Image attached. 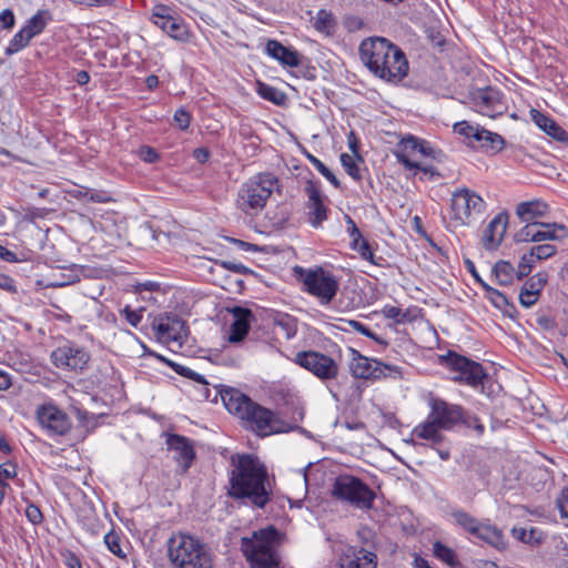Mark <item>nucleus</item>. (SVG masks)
<instances>
[{"label": "nucleus", "mask_w": 568, "mask_h": 568, "mask_svg": "<svg viewBox=\"0 0 568 568\" xmlns=\"http://www.w3.org/2000/svg\"><path fill=\"white\" fill-rule=\"evenodd\" d=\"M37 419L40 426L49 435H65L72 426V423L62 409L52 403L40 405L36 412Z\"/></svg>", "instance_id": "obj_17"}, {"label": "nucleus", "mask_w": 568, "mask_h": 568, "mask_svg": "<svg viewBox=\"0 0 568 568\" xmlns=\"http://www.w3.org/2000/svg\"><path fill=\"white\" fill-rule=\"evenodd\" d=\"M361 156L358 154H347L342 153L341 154V163L347 174L354 179L355 181L362 180V172L358 165V162L361 161Z\"/></svg>", "instance_id": "obj_39"}, {"label": "nucleus", "mask_w": 568, "mask_h": 568, "mask_svg": "<svg viewBox=\"0 0 568 568\" xmlns=\"http://www.w3.org/2000/svg\"><path fill=\"white\" fill-rule=\"evenodd\" d=\"M349 368L352 375L356 378L377 379L383 377L400 376V369L397 366L386 365L376 359H372L353 351Z\"/></svg>", "instance_id": "obj_14"}, {"label": "nucleus", "mask_w": 568, "mask_h": 568, "mask_svg": "<svg viewBox=\"0 0 568 568\" xmlns=\"http://www.w3.org/2000/svg\"><path fill=\"white\" fill-rule=\"evenodd\" d=\"M166 294L168 291H156L153 294H150L146 296L144 294V302H148L149 304L161 306L166 302Z\"/></svg>", "instance_id": "obj_56"}, {"label": "nucleus", "mask_w": 568, "mask_h": 568, "mask_svg": "<svg viewBox=\"0 0 568 568\" xmlns=\"http://www.w3.org/2000/svg\"><path fill=\"white\" fill-rule=\"evenodd\" d=\"M332 494L338 500L359 509L372 508L375 499V493L364 481L352 475L337 476Z\"/></svg>", "instance_id": "obj_8"}, {"label": "nucleus", "mask_w": 568, "mask_h": 568, "mask_svg": "<svg viewBox=\"0 0 568 568\" xmlns=\"http://www.w3.org/2000/svg\"><path fill=\"white\" fill-rule=\"evenodd\" d=\"M433 550L434 555L443 562L452 567L456 565V555L452 548L445 546L440 541H435L433 545Z\"/></svg>", "instance_id": "obj_44"}, {"label": "nucleus", "mask_w": 568, "mask_h": 568, "mask_svg": "<svg viewBox=\"0 0 568 568\" xmlns=\"http://www.w3.org/2000/svg\"><path fill=\"white\" fill-rule=\"evenodd\" d=\"M277 178L271 173H258L242 184L237 194V206L246 214L262 211L277 185Z\"/></svg>", "instance_id": "obj_6"}, {"label": "nucleus", "mask_w": 568, "mask_h": 568, "mask_svg": "<svg viewBox=\"0 0 568 568\" xmlns=\"http://www.w3.org/2000/svg\"><path fill=\"white\" fill-rule=\"evenodd\" d=\"M537 260L531 251L525 253L518 263L517 278L521 280L523 277L527 276L531 272Z\"/></svg>", "instance_id": "obj_45"}, {"label": "nucleus", "mask_w": 568, "mask_h": 568, "mask_svg": "<svg viewBox=\"0 0 568 568\" xmlns=\"http://www.w3.org/2000/svg\"><path fill=\"white\" fill-rule=\"evenodd\" d=\"M471 146L480 148L485 151L499 152L505 145V140L501 135L478 126Z\"/></svg>", "instance_id": "obj_29"}, {"label": "nucleus", "mask_w": 568, "mask_h": 568, "mask_svg": "<svg viewBox=\"0 0 568 568\" xmlns=\"http://www.w3.org/2000/svg\"><path fill=\"white\" fill-rule=\"evenodd\" d=\"M363 63L376 77L398 82L408 72V62L404 52L385 38H369L359 45Z\"/></svg>", "instance_id": "obj_2"}, {"label": "nucleus", "mask_w": 568, "mask_h": 568, "mask_svg": "<svg viewBox=\"0 0 568 568\" xmlns=\"http://www.w3.org/2000/svg\"><path fill=\"white\" fill-rule=\"evenodd\" d=\"M169 26L164 32L174 40L186 42L190 40V30L187 26L179 18L174 17L172 21H168Z\"/></svg>", "instance_id": "obj_37"}, {"label": "nucleus", "mask_w": 568, "mask_h": 568, "mask_svg": "<svg viewBox=\"0 0 568 568\" xmlns=\"http://www.w3.org/2000/svg\"><path fill=\"white\" fill-rule=\"evenodd\" d=\"M151 359H156L159 362L164 363L165 365L172 367L175 373H178L181 376L187 377V378H190L193 373V369H191L190 367L171 362V361L164 358L163 356L154 353L153 351H151L149 347H146L144 345V366H149L150 364L145 363V361H151Z\"/></svg>", "instance_id": "obj_34"}, {"label": "nucleus", "mask_w": 568, "mask_h": 568, "mask_svg": "<svg viewBox=\"0 0 568 568\" xmlns=\"http://www.w3.org/2000/svg\"><path fill=\"white\" fill-rule=\"evenodd\" d=\"M210 151L206 148H197L193 151V158L199 163H205L210 159Z\"/></svg>", "instance_id": "obj_62"}, {"label": "nucleus", "mask_w": 568, "mask_h": 568, "mask_svg": "<svg viewBox=\"0 0 568 568\" xmlns=\"http://www.w3.org/2000/svg\"><path fill=\"white\" fill-rule=\"evenodd\" d=\"M568 236V229L560 223H530L524 225L516 234V242L561 241Z\"/></svg>", "instance_id": "obj_15"}, {"label": "nucleus", "mask_w": 568, "mask_h": 568, "mask_svg": "<svg viewBox=\"0 0 568 568\" xmlns=\"http://www.w3.org/2000/svg\"><path fill=\"white\" fill-rule=\"evenodd\" d=\"M305 192L307 194V220L310 224L318 229L322 226L323 222L327 220L328 209L324 204L323 195L320 189L312 182L305 187Z\"/></svg>", "instance_id": "obj_21"}, {"label": "nucleus", "mask_w": 568, "mask_h": 568, "mask_svg": "<svg viewBox=\"0 0 568 568\" xmlns=\"http://www.w3.org/2000/svg\"><path fill=\"white\" fill-rule=\"evenodd\" d=\"M447 367L455 373L453 379L455 382L465 383L476 387L483 383L486 377L483 366L465 356L449 352L445 358Z\"/></svg>", "instance_id": "obj_12"}, {"label": "nucleus", "mask_w": 568, "mask_h": 568, "mask_svg": "<svg viewBox=\"0 0 568 568\" xmlns=\"http://www.w3.org/2000/svg\"><path fill=\"white\" fill-rule=\"evenodd\" d=\"M429 418L443 430H449L463 419V409L458 405L448 404L443 399L429 402Z\"/></svg>", "instance_id": "obj_20"}, {"label": "nucleus", "mask_w": 568, "mask_h": 568, "mask_svg": "<svg viewBox=\"0 0 568 568\" xmlns=\"http://www.w3.org/2000/svg\"><path fill=\"white\" fill-rule=\"evenodd\" d=\"M310 162L314 165V168L325 176L335 187L339 186V181L336 179L334 173L316 156L308 155Z\"/></svg>", "instance_id": "obj_47"}, {"label": "nucleus", "mask_w": 568, "mask_h": 568, "mask_svg": "<svg viewBox=\"0 0 568 568\" xmlns=\"http://www.w3.org/2000/svg\"><path fill=\"white\" fill-rule=\"evenodd\" d=\"M0 290L11 294L18 292L14 280L7 274H0Z\"/></svg>", "instance_id": "obj_57"}, {"label": "nucleus", "mask_w": 568, "mask_h": 568, "mask_svg": "<svg viewBox=\"0 0 568 568\" xmlns=\"http://www.w3.org/2000/svg\"><path fill=\"white\" fill-rule=\"evenodd\" d=\"M346 223L347 231L349 232L352 239L354 240V243L357 244L358 241L362 240L359 230L357 229L355 222L349 216H346Z\"/></svg>", "instance_id": "obj_61"}, {"label": "nucleus", "mask_w": 568, "mask_h": 568, "mask_svg": "<svg viewBox=\"0 0 568 568\" xmlns=\"http://www.w3.org/2000/svg\"><path fill=\"white\" fill-rule=\"evenodd\" d=\"M266 53L283 65L294 68L301 63L300 54L296 51L284 47L276 40H270L266 43Z\"/></svg>", "instance_id": "obj_28"}, {"label": "nucleus", "mask_w": 568, "mask_h": 568, "mask_svg": "<svg viewBox=\"0 0 568 568\" xmlns=\"http://www.w3.org/2000/svg\"><path fill=\"white\" fill-rule=\"evenodd\" d=\"M450 201L452 220L460 226L476 223L486 209L483 197L467 187L456 190Z\"/></svg>", "instance_id": "obj_7"}, {"label": "nucleus", "mask_w": 568, "mask_h": 568, "mask_svg": "<svg viewBox=\"0 0 568 568\" xmlns=\"http://www.w3.org/2000/svg\"><path fill=\"white\" fill-rule=\"evenodd\" d=\"M481 287L485 291L486 297L498 310L504 311L509 305L508 298L500 291L489 286L486 282H481Z\"/></svg>", "instance_id": "obj_43"}, {"label": "nucleus", "mask_w": 568, "mask_h": 568, "mask_svg": "<svg viewBox=\"0 0 568 568\" xmlns=\"http://www.w3.org/2000/svg\"><path fill=\"white\" fill-rule=\"evenodd\" d=\"M529 115L531 121L546 134L556 141L568 142V133L555 120L536 109H531Z\"/></svg>", "instance_id": "obj_27"}, {"label": "nucleus", "mask_w": 568, "mask_h": 568, "mask_svg": "<svg viewBox=\"0 0 568 568\" xmlns=\"http://www.w3.org/2000/svg\"><path fill=\"white\" fill-rule=\"evenodd\" d=\"M145 230L149 231L151 240L154 242V244L151 245L152 247H165L170 244V234L168 231L162 229L160 221L148 222L146 227L144 226V231Z\"/></svg>", "instance_id": "obj_36"}, {"label": "nucleus", "mask_w": 568, "mask_h": 568, "mask_svg": "<svg viewBox=\"0 0 568 568\" xmlns=\"http://www.w3.org/2000/svg\"><path fill=\"white\" fill-rule=\"evenodd\" d=\"M0 23L3 29H10L14 26V14L11 10L6 9L0 12Z\"/></svg>", "instance_id": "obj_59"}, {"label": "nucleus", "mask_w": 568, "mask_h": 568, "mask_svg": "<svg viewBox=\"0 0 568 568\" xmlns=\"http://www.w3.org/2000/svg\"><path fill=\"white\" fill-rule=\"evenodd\" d=\"M397 161L408 170H420L428 173L429 168L422 166L420 161L432 155V149L424 140L407 135L397 144L394 152Z\"/></svg>", "instance_id": "obj_11"}, {"label": "nucleus", "mask_w": 568, "mask_h": 568, "mask_svg": "<svg viewBox=\"0 0 568 568\" xmlns=\"http://www.w3.org/2000/svg\"><path fill=\"white\" fill-rule=\"evenodd\" d=\"M120 313L125 318V321L133 327H136L141 321L140 311H134L129 305L123 307Z\"/></svg>", "instance_id": "obj_54"}, {"label": "nucleus", "mask_w": 568, "mask_h": 568, "mask_svg": "<svg viewBox=\"0 0 568 568\" xmlns=\"http://www.w3.org/2000/svg\"><path fill=\"white\" fill-rule=\"evenodd\" d=\"M104 542L108 547V549L114 554L118 557H124V554L122 552L121 546H120V537L110 531L104 536Z\"/></svg>", "instance_id": "obj_50"}, {"label": "nucleus", "mask_w": 568, "mask_h": 568, "mask_svg": "<svg viewBox=\"0 0 568 568\" xmlns=\"http://www.w3.org/2000/svg\"><path fill=\"white\" fill-rule=\"evenodd\" d=\"M377 556L364 548L347 547L339 559V568H376Z\"/></svg>", "instance_id": "obj_23"}, {"label": "nucleus", "mask_w": 568, "mask_h": 568, "mask_svg": "<svg viewBox=\"0 0 568 568\" xmlns=\"http://www.w3.org/2000/svg\"><path fill=\"white\" fill-rule=\"evenodd\" d=\"M356 245H358V252L362 255V257L364 260L373 262L374 253L369 244L365 240H361V243H357Z\"/></svg>", "instance_id": "obj_60"}, {"label": "nucleus", "mask_w": 568, "mask_h": 568, "mask_svg": "<svg viewBox=\"0 0 568 568\" xmlns=\"http://www.w3.org/2000/svg\"><path fill=\"white\" fill-rule=\"evenodd\" d=\"M151 359H156L159 362L164 363L165 365L172 367L175 373H178L181 376L187 377V378H190L193 373V369H191L190 367L171 362V361L164 358L163 356L154 353L153 351H151L149 347H146L144 345V366H149L150 364L145 363V361H151Z\"/></svg>", "instance_id": "obj_35"}, {"label": "nucleus", "mask_w": 568, "mask_h": 568, "mask_svg": "<svg viewBox=\"0 0 568 568\" xmlns=\"http://www.w3.org/2000/svg\"><path fill=\"white\" fill-rule=\"evenodd\" d=\"M306 292L316 296L322 304H328L338 291L335 276L322 267L310 270L304 277Z\"/></svg>", "instance_id": "obj_13"}, {"label": "nucleus", "mask_w": 568, "mask_h": 568, "mask_svg": "<svg viewBox=\"0 0 568 568\" xmlns=\"http://www.w3.org/2000/svg\"><path fill=\"white\" fill-rule=\"evenodd\" d=\"M31 39L32 38L29 36V33L21 28L10 40L9 45L6 49V54L11 55L21 51L29 44Z\"/></svg>", "instance_id": "obj_42"}, {"label": "nucleus", "mask_w": 568, "mask_h": 568, "mask_svg": "<svg viewBox=\"0 0 568 568\" xmlns=\"http://www.w3.org/2000/svg\"><path fill=\"white\" fill-rule=\"evenodd\" d=\"M329 20L331 16L326 11L321 10L317 13L315 26L317 29L326 28V22H329Z\"/></svg>", "instance_id": "obj_64"}, {"label": "nucleus", "mask_w": 568, "mask_h": 568, "mask_svg": "<svg viewBox=\"0 0 568 568\" xmlns=\"http://www.w3.org/2000/svg\"><path fill=\"white\" fill-rule=\"evenodd\" d=\"M48 23V13L45 11H39L31 17L27 24L22 28L26 30L31 38L40 34Z\"/></svg>", "instance_id": "obj_40"}, {"label": "nucleus", "mask_w": 568, "mask_h": 568, "mask_svg": "<svg viewBox=\"0 0 568 568\" xmlns=\"http://www.w3.org/2000/svg\"><path fill=\"white\" fill-rule=\"evenodd\" d=\"M537 261L551 257L556 253V247L551 244H540L530 248Z\"/></svg>", "instance_id": "obj_49"}, {"label": "nucleus", "mask_w": 568, "mask_h": 568, "mask_svg": "<svg viewBox=\"0 0 568 568\" xmlns=\"http://www.w3.org/2000/svg\"><path fill=\"white\" fill-rule=\"evenodd\" d=\"M280 534L273 527L254 531L241 539V549L253 568H283L278 552Z\"/></svg>", "instance_id": "obj_4"}, {"label": "nucleus", "mask_w": 568, "mask_h": 568, "mask_svg": "<svg viewBox=\"0 0 568 568\" xmlns=\"http://www.w3.org/2000/svg\"><path fill=\"white\" fill-rule=\"evenodd\" d=\"M561 517L568 518V488L564 489L557 500Z\"/></svg>", "instance_id": "obj_58"}, {"label": "nucleus", "mask_w": 568, "mask_h": 568, "mask_svg": "<svg viewBox=\"0 0 568 568\" xmlns=\"http://www.w3.org/2000/svg\"><path fill=\"white\" fill-rule=\"evenodd\" d=\"M294 362L320 379H333L338 374L337 363L329 356L315 351L298 352Z\"/></svg>", "instance_id": "obj_16"}, {"label": "nucleus", "mask_w": 568, "mask_h": 568, "mask_svg": "<svg viewBox=\"0 0 568 568\" xmlns=\"http://www.w3.org/2000/svg\"><path fill=\"white\" fill-rule=\"evenodd\" d=\"M24 514L27 519L33 525H39L43 520V515L40 508L34 504H29L26 508Z\"/></svg>", "instance_id": "obj_52"}, {"label": "nucleus", "mask_w": 568, "mask_h": 568, "mask_svg": "<svg viewBox=\"0 0 568 568\" xmlns=\"http://www.w3.org/2000/svg\"><path fill=\"white\" fill-rule=\"evenodd\" d=\"M548 281V274L546 272H538L532 275L521 287L519 294V302L524 307L532 306L539 297L540 292L545 287Z\"/></svg>", "instance_id": "obj_26"}, {"label": "nucleus", "mask_w": 568, "mask_h": 568, "mask_svg": "<svg viewBox=\"0 0 568 568\" xmlns=\"http://www.w3.org/2000/svg\"><path fill=\"white\" fill-rule=\"evenodd\" d=\"M536 321L537 324L545 329H551L555 327V321L550 316L539 315Z\"/></svg>", "instance_id": "obj_63"}, {"label": "nucleus", "mask_w": 568, "mask_h": 568, "mask_svg": "<svg viewBox=\"0 0 568 568\" xmlns=\"http://www.w3.org/2000/svg\"><path fill=\"white\" fill-rule=\"evenodd\" d=\"M381 314L393 321L394 324L412 323L419 316V308L416 306L400 308L390 304H386L381 310Z\"/></svg>", "instance_id": "obj_31"}, {"label": "nucleus", "mask_w": 568, "mask_h": 568, "mask_svg": "<svg viewBox=\"0 0 568 568\" xmlns=\"http://www.w3.org/2000/svg\"><path fill=\"white\" fill-rule=\"evenodd\" d=\"M50 357L55 367L74 372L83 371L90 359V355L84 348L73 344H65L55 348Z\"/></svg>", "instance_id": "obj_19"}, {"label": "nucleus", "mask_w": 568, "mask_h": 568, "mask_svg": "<svg viewBox=\"0 0 568 568\" xmlns=\"http://www.w3.org/2000/svg\"><path fill=\"white\" fill-rule=\"evenodd\" d=\"M234 468L231 474V496L247 498L262 508L271 494L270 480L265 466L252 455L232 457Z\"/></svg>", "instance_id": "obj_1"}, {"label": "nucleus", "mask_w": 568, "mask_h": 568, "mask_svg": "<svg viewBox=\"0 0 568 568\" xmlns=\"http://www.w3.org/2000/svg\"><path fill=\"white\" fill-rule=\"evenodd\" d=\"M168 556L173 568H212L207 547L197 538L178 534L168 541Z\"/></svg>", "instance_id": "obj_5"}, {"label": "nucleus", "mask_w": 568, "mask_h": 568, "mask_svg": "<svg viewBox=\"0 0 568 568\" xmlns=\"http://www.w3.org/2000/svg\"><path fill=\"white\" fill-rule=\"evenodd\" d=\"M450 517L454 523L465 531L489 544L497 542L501 537L497 528L480 523L463 509L453 510Z\"/></svg>", "instance_id": "obj_18"}, {"label": "nucleus", "mask_w": 568, "mask_h": 568, "mask_svg": "<svg viewBox=\"0 0 568 568\" xmlns=\"http://www.w3.org/2000/svg\"><path fill=\"white\" fill-rule=\"evenodd\" d=\"M508 225L507 214L496 215L483 232L481 243L486 250H496L501 243Z\"/></svg>", "instance_id": "obj_24"}, {"label": "nucleus", "mask_w": 568, "mask_h": 568, "mask_svg": "<svg viewBox=\"0 0 568 568\" xmlns=\"http://www.w3.org/2000/svg\"><path fill=\"white\" fill-rule=\"evenodd\" d=\"M478 126L479 125H473L467 121H460L454 124V132L464 136L468 144L471 145V140H474Z\"/></svg>", "instance_id": "obj_46"}, {"label": "nucleus", "mask_w": 568, "mask_h": 568, "mask_svg": "<svg viewBox=\"0 0 568 568\" xmlns=\"http://www.w3.org/2000/svg\"><path fill=\"white\" fill-rule=\"evenodd\" d=\"M440 430L443 429L427 416L425 422L414 427L412 434L416 438L430 440L433 444H439L443 440Z\"/></svg>", "instance_id": "obj_32"}, {"label": "nucleus", "mask_w": 568, "mask_h": 568, "mask_svg": "<svg viewBox=\"0 0 568 568\" xmlns=\"http://www.w3.org/2000/svg\"><path fill=\"white\" fill-rule=\"evenodd\" d=\"M515 212L520 222L529 225L530 223H539V219L548 214L549 205L542 200L535 199L518 203Z\"/></svg>", "instance_id": "obj_25"}, {"label": "nucleus", "mask_w": 568, "mask_h": 568, "mask_svg": "<svg viewBox=\"0 0 568 568\" xmlns=\"http://www.w3.org/2000/svg\"><path fill=\"white\" fill-rule=\"evenodd\" d=\"M17 476V465L13 463H3L0 465V480L1 483H6V480L12 479Z\"/></svg>", "instance_id": "obj_53"}, {"label": "nucleus", "mask_w": 568, "mask_h": 568, "mask_svg": "<svg viewBox=\"0 0 568 568\" xmlns=\"http://www.w3.org/2000/svg\"><path fill=\"white\" fill-rule=\"evenodd\" d=\"M173 18L171 8L163 4L155 6L151 14V21L162 31L168 28V21H172Z\"/></svg>", "instance_id": "obj_41"}, {"label": "nucleus", "mask_w": 568, "mask_h": 568, "mask_svg": "<svg viewBox=\"0 0 568 568\" xmlns=\"http://www.w3.org/2000/svg\"><path fill=\"white\" fill-rule=\"evenodd\" d=\"M257 93L264 99L276 105L284 104L286 95L281 90L262 82H258Z\"/></svg>", "instance_id": "obj_38"}, {"label": "nucleus", "mask_w": 568, "mask_h": 568, "mask_svg": "<svg viewBox=\"0 0 568 568\" xmlns=\"http://www.w3.org/2000/svg\"><path fill=\"white\" fill-rule=\"evenodd\" d=\"M467 103L477 113L493 119L503 115L508 109L503 92L493 87L470 90L467 94Z\"/></svg>", "instance_id": "obj_9"}, {"label": "nucleus", "mask_w": 568, "mask_h": 568, "mask_svg": "<svg viewBox=\"0 0 568 568\" xmlns=\"http://www.w3.org/2000/svg\"><path fill=\"white\" fill-rule=\"evenodd\" d=\"M151 327L156 341L170 347L182 348L189 337L186 323L176 315L154 317Z\"/></svg>", "instance_id": "obj_10"}, {"label": "nucleus", "mask_w": 568, "mask_h": 568, "mask_svg": "<svg viewBox=\"0 0 568 568\" xmlns=\"http://www.w3.org/2000/svg\"><path fill=\"white\" fill-rule=\"evenodd\" d=\"M225 408L234 416L243 420L246 427L261 436L282 433L285 430L283 423L275 414L253 402L242 392L230 388L222 393Z\"/></svg>", "instance_id": "obj_3"}, {"label": "nucleus", "mask_w": 568, "mask_h": 568, "mask_svg": "<svg viewBox=\"0 0 568 568\" xmlns=\"http://www.w3.org/2000/svg\"><path fill=\"white\" fill-rule=\"evenodd\" d=\"M348 325H349V327H351L353 331H355V332H357V333H359V334H362V335H364V336H366V337H368V338H371V339L375 341V342H376V343H378V344L386 345V342H385L384 339H382L379 336H377L373 331H371V329H369L366 325H364L363 323H361V322H358V321H349V322H348Z\"/></svg>", "instance_id": "obj_48"}, {"label": "nucleus", "mask_w": 568, "mask_h": 568, "mask_svg": "<svg viewBox=\"0 0 568 568\" xmlns=\"http://www.w3.org/2000/svg\"><path fill=\"white\" fill-rule=\"evenodd\" d=\"M191 114L183 108L178 109L173 115V121L182 131L186 130L191 123Z\"/></svg>", "instance_id": "obj_51"}, {"label": "nucleus", "mask_w": 568, "mask_h": 568, "mask_svg": "<svg viewBox=\"0 0 568 568\" xmlns=\"http://www.w3.org/2000/svg\"><path fill=\"white\" fill-rule=\"evenodd\" d=\"M252 316V312L247 308L235 307L233 310L234 321L231 326V342H240L246 336L250 329V320Z\"/></svg>", "instance_id": "obj_30"}, {"label": "nucleus", "mask_w": 568, "mask_h": 568, "mask_svg": "<svg viewBox=\"0 0 568 568\" xmlns=\"http://www.w3.org/2000/svg\"><path fill=\"white\" fill-rule=\"evenodd\" d=\"M63 558V562L68 568H82V564L80 558L75 555V552L71 550H64L61 552Z\"/></svg>", "instance_id": "obj_55"}, {"label": "nucleus", "mask_w": 568, "mask_h": 568, "mask_svg": "<svg viewBox=\"0 0 568 568\" xmlns=\"http://www.w3.org/2000/svg\"><path fill=\"white\" fill-rule=\"evenodd\" d=\"M168 448L182 471H186L195 457L194 448L189 438L181 435H170L166 439Z\"/></svg>", "instance_id": "obj_22"}, {"label": "nucleus", "mask_w": 568, "mask_h": 568, "mask_svg": "<svg viewBox=\"0 0 568 568\" xmlns=\"http://www.w3.org/2000/svg\"><path fill=\"white\" fill-rule=\"evenodd\" d=\"M493 274L497 283L503 286L513 284L517 277V271L508 261H498L493 267Z\"/></svg>", "instance_id": "obj_33"}]
</instances>
